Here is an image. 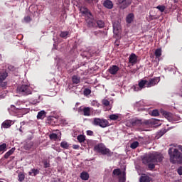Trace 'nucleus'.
<instances>
[{
  "label": "nucleus",
  "instance_id": "obj_59",
  "mask_svg": "<svg viewBox=\"0 0 182 182\" xmlns=\"http://www.w3.org/2000/svg\"><path fill=\"white\" fill-rule=\"evenodd\" d=\"M14 159V156H11V160L9 161H11Z\"/></svg>",
  "mask_w": 182,
  "mask_h": 182
},
{
  "label": "nucleus",
  "instance_id": "obj_29",
  "mask_svg": "<svg viewBox=\"0 0 182 182\" xmlns=\"http://www.w3.org/2000/svg\"><path fill=\"white\" fill-rule=\"evenodd\" d=\"M97 28H102L105 27V22L101 20L96 21Z\"/></svg>",
  "mask_w": 182,
  "mask_h": 182
},
{
  "label": "nucleus",
  "instance_id": "obj_18",
  "mask_svg": "<svg viewBox=\"0 0 182 182\" xmlns=\"http://www.w3.org/2000/svg\"><path fill=\"white\" fill-rule=\"evenodd\" d=\"M134 14H129L127 16L126 21L128 23H132L134 21Z\"/></svg>",
  "mask_w": 182,
  "mask_h": 182
},
{
  "label": "nucleus",
  "instance_id": "obj_31",
  "mask_svg": "<svg viewBox=\"0 0 182 182\" xmlns=\"http://www.w3.org/2000/svg\"><path fill=\"white\" fill-rule=\"evenodd\" d=\"M18 181L19 182H22L23 181H24L25 180V173H19L18 174Z\"/></svg>",
  "mask_w": 182,
  "mask_h": 182
},
{
  "label": "nucleus",
  "instance_id": "obj_49",
  "mask_svg": "<svg viewBox=\"0 0 182 182\" xmlns=\"http://www.w3.org/2000/svg\"><path fill=\"white\" fill-rule=\"evenodd\" d=\"M178 173L180 175V176H182V166H180L178 169Z\"/></svg>",
  "mask_w": 182,
  "mask_h": 182
},
{
  "label": "nucleus",
  "instance_id": "obj_45",
  "mask_svg": "<svg viewBox=\"0 0 182 182\" xmlns=\"http://www.w3.org/2000/svg\"><path fill=\"white\" fill-rule=\"evenodd\" d=\"M87 136H92V135H94V132L92 131V130H87Z\"/></svg>",
  "mask_w": 182,
  "mask_h": 182
},
{
  "label": "nucleus",
  "instance_id": "obj_37",
  "mask_svg": "<svg viewBox=\"0 0 182 182\" xmlns=\"http://www.w3.org/2000/svg\"><path fill=\"white\" fill-rule=\"evenodd\" d=\"M68 34H69L68 31H62L60 36L62 38H65L68 36Z\"/></svg>",
  "mask_w": 182,
  "mask_h": 182
},
{
  "label": "nucleus",
  "instance_id": "obj_48",
  "mask_svg": "<svg viewBox=\"0 0 182 182\" xmlns=\"http://www.w3.org/2000/svg\"><path fill=\"white\" fill-rule=\"evenodd\" d=\"M50 164L48 161L44 162V168H48L49 167Z\"/></svg>",
  "mask_w": 182,
  "mask_h": 182
},
{
  "label": "nucleus",
  "instance_id": "obj_27",
  "mask_svg": "<svg viewBox=\"0 0 182 182\" xmlns=\"http://www.w3.org/2000/svg\"><path fill=\"white\" fill-rule=\"evenodd\" d=\"M77 140H78L79 143H84L86 140V137L83 134H80L77 136Z\"/></svg>",
  "mask_w": 182,
  "mask_h": 182
},
{
  "label": "nucleus",
  "instance_id": "obj_1",
  "mask_svg": "<svg viewBox=\"0 0 182 182\" xmlns=\"http://www.w3.org/2000/svg\"><path fill=\"white\" fill-rule=\"evenodd\" d=\"M168 155L172 164H182V145H178L176 148H169Z\"/></svg>",
  "mask_w": 182,
  "mask_h": 182
},
{
  "label": "nucleus",
  "instance_id": "obj_10",
  "mask_svg": "<svg viewBox=\"0 0 182 182\" xmlns=\"http://www.w3.org/2000/svg\"><path fill=\"white\" fill-rule=\"evenodd\" d=\"M78 112H83V115L85 117H90L91 114V108L90 107H83L82 108V107H80L78 109Z\"/></svg>",
  "mask_w": 182,
  "mask_h": 182
},
{
  "label": "nucleus",
  "instance_id": "obj_42",
  "mask_svg": "<svg viewBox=\"0 0 182 182\" xmlns=\"http://www.w3.org/2000/svg\"><path fill=\"white\" fill-rule=\"evenodd\" d=\"M113 33L114 35H118L119 28L116 26V25H113Z\"/></svg>",
  "mask_w": 182,
  "mask_h": 182
},
{
  "label": "nucleus",
  "instance_id": "obj_23",
  "mask_svg": "<svg viewBox=\"0 0 182 182\" xmlns=\"http://www.w3.org/2000/svg\"><path fill=\"white\" fill-rule=\"evenodd\" d=\"M122 174L120 168L114 169L112 172V177H117Z\"/></svg>",
  "mask_w": 182,
  "mask_h": 182
},
{
  "label": "nucleus",
  "instance_id": "obj_50",
  "mask_svg": "<svg viewBox=\"0 0 182 182\" xmlns=\"http://www.w3.org/2000/svg\"><path fill=\"white\" fill-rule=\"evenodd\" d=\"M85 2L87 3L88 4H92L94 2V0H84Z\"/></svg>",
  "mask_w": 182,
  "mask_h": 182
},
{
  "label": "nucleus",
  "instance_id": "obj_24",
  "mask_svg": "<svg viewBox=\"0 0 182 182\" xmlns=\"http://www.w3.org/2000/svg\"><path fill=\"white\" fill-rule=\"evenodd\" d=\"M6 151H7V144L5 143L0 144V154H3Z\"/></svg>",
  "mask_w": 182,
  "mask_h": 182
},
{
  "label": "nucleus",
  "instance_id": "obj_47",
  "mask_svg": "<svg viewBox=\"0 0 182 182\" xmlns=\"http://www.w3.org/2000/svg\"><path fill=\"white\" fill-rule=\"evenodd\" d=\"M28 149H31L32 146H33V142L31 141L30 144L26 145Z\"/></svg>",
  "mask_w": 182,
  "mask_h": 182
},
{
  "label": "nucleus",
  "instance_id": "obj_30",
  "mask_svg": "<svg viewBox=\"0 0 182 182\" xmlns=\"http://www.w3.org/2000/svg\"><path fill=\"white\" fill-rule=\"evenodd\" d=\"M118 182H126V171H123L122 172V176L119 177V181Z\"/></svg>",
  "mask_w": 182,
  "mask_h": 182
},
{
  "label": "nucleus",
  "instance_id": "obj_32",
  "mask_svg": "<svg viewBox=\"0 0 182 182\" xmlns=\"http://www.w3.org/2000/svg\"><path fill=\"white\" fill-rule=\"evenodd\" d=\"M139 143L137 141L132 142L130 145L131 149H135L139 147Z\"/></svg>",
  "mask_w": 182,
  "mask_h": 182
},
{
  "label": "nucleus",
  "instance_id": "obj_60",
  "mask_svg": "<svg viewBox=\"0 0 182 182\" xmlns=\"http://www.w3.org/2000/svg\"><path fill=\"white\" fill-rule=\"evenodd\" d=\"M0 182H4V181L0 180Z\"/></svg>",
  "mask_w": 182,
  "mask_h": 182
},
{
  "label": "nucleus",
  "instance_id": "obj_33",
  "mask_svg": "<svg viewBox=\"0 0 182 182\" xmlns=\"http://www.w3.org/2000/svg\"><path fill=\"white\" fill-rule=\"evenodd\" d=\"M154 55H156V58H160L161 56V49H156V51L154 52Z\"/></svg>",
  "mask_w": 182,
  "mask_h": 182
},
{
  "label": "nucleus",
  "instance_id": "obj_5",
  "mask_svg": "<svg viewBox=\"0 0 182 182\" xmlns=\"http://www.w3.org/2000/svg\"><path fill=\"white\" fill-rule=\"evenodd\" d=\"M92 125L100 127L102 129L107 128L109 126V122L107 119L94 118Z\"/></svg>",
  "mask_w": 182,
  "mask_h": 182
},
{
  "label": "nucleus",
  "instance_id": "obj_20",
  "mask_svg": "<svg viewBox=\"0 0 182 182\" xmlns=\"http://www.w3.org/2000/svg\"><path fill=\"white\" fill-rule=\"evenodd\" d=\"M80 80H81L80 77H79L77 75H73V77H72L73 83L77 85V84L80 83Z\"/></svg>",
  "mask_w": 182,
  "mask_h": 182
},
{
  "label": "nucleus",
  "instance_id": "obj_53",
  "mask_svg": "<svg viewBox=\"0 0 182 182\" xmlns=\"http://www.w3.org/2000/svg\"><path fill=\"white\" fill-rule=\"evenodd\" d=\"M164 114H165L166 118L170 117V114L168 112H164Z\"/></svg>",
  "mask_w": 182,
  "mask_h": 182
},
{
  "label": "nucleus",
  "instance_id": "obj_17",
  "mask_svg": "<svg viewBox=\"0 0 182 182\" xmlns=\"http://www.w3.org/2000/svg\"><path fill=\"white\" fill-rule=\"evenodd\" d=\"M147 84H148V81L146 80H141L139 82V87H140V89H144L146 87H147Z\"/></svg>",
  "mask_w": 182,
  "mask_h": 182
},
{
  "label": "nucleus",
  "instance_id": "obj_28",
  "mask_svg": "<svg viewBox=\"0 0 182 182\" xmlns=\"http://www.w3.org/2000/svg\"><path fill=\"white\" fill-rule=\"evenodd\" d=\"M34 138V132H28L27 134V139L26 143L31 140H33Z\"/></svg>",
  "mask_w": 182,
  "mask_h": 182
},
{
  "label": "nucleus",
  "instance_id": "obj_11",
  "mask_svg": "<svg viewBox=\"0 0 182 182\" xmlns=\"http://www.w3.org/2000/svg\"><path fill=\"white\" fill-rule=\"evenodd\" d=\"M128 60L132 65H134L136 63H138V56L134 53H132Z\"/></svg>",
  "mask_w": 182,
  "mask_h": 182
},
{
  "label": "nucleus",
  "instance_id": "obj_25",
  "mask_svg": "<svg viewBox=\"0 0 182 182\" xmlns=\"http://www.w3.org/2000/svg\"><path fill=\"white\" fill-rule=\"evenodd\" d=\"M40 173V171L38 169L33 168L31 170L30 172H28V176H36L38 175Z\"/></svg>",
  "mask_w": 182,
  "mask_h": 182
},
{
  "label": "nucleus",
  "instance_id": "obj_61",
  "mask_svg": "<svg viewBox=\"0 0 182 182\" xmlns=\"http://www.w3.org/2000/svg\"><path fill=\"white\" fill-rule=\"evenodd\" d=\"M40 98V96H38V99Z\"/></svg>",
  "mask_w": 182,
  "mask_h": 182
},
{
  "label": "nucleus",
  "instance_id": "obj_8",
  "mask_svg": "<svg viewBox=\"0 0 182 182\" xmlns=\"http://www.w3.org/2000/svg\"><path fill=\"white\" fill-rule=\"evenodd\" d=\"M130 124L132 127H141L143 124H145L146 125L149 124V121L146 120L144 122H142L141 119H131Z\"/></svg>",
  "mask_w": 182,
  "mask_h": 182
},
{
  "label": "nucleus",
  "instance_id": "obj_35",
  "mask_svg": "<svg viewBox=\"0 0 182 182\" xmlns=\"http://www.w3.org/2000/svg\"><path fill=\"white\" fill-rule=\"evenodd\" d=\"M109 118L111 121H117L119 118L117 114H111L109 116Z\"/></svg>",
  "mask_w": 182,
  "mask_h": 182
},
{
  "label": "nucleus",
  "instance_id": "obj_34",
  "mask_svg": "<svg viewBox=\"0 0 182 182\" xmlns=\"http://www.w3.org/2000/svg\"><path fill=\"white\" fill-rule=\"evenodd\" d=\"M60 146L65 149H69V144L66 141H62L60 143Z\"/></svg>",
  "mask_w": 182,
  "mask_h": 182
},
{
  "label": "nucleus",
  "instance_id": "obj_9",
  "mask_svg": "<svg viewBox=\"0 0 182 182\" xmlns=\"http://www.w3.org/2000/svg\"><path fill=\"white\" fill-rule=\"evenodd\" d=\"M160 77H154L152 79L149 80L148 82H147V88H150L153 86L156 85L157 84H159V82H160Z\"/></svg>",
  "mask_w": 182,
  "mask_h": 182
},
{
  "label": "nucleus",
  "instance_id": "obj_55",
  "mask_svg": "<svg viewBox=\"0 0 182 182\" xmlns=\"http://www.w3.org/2000/svg\"><path fill=\"white\" fill-rule=\"evenodd\" d=\"M100 32V31H94V32H92V33H93V35L97 36V35H99Z\"/></svg>",
  "mask_w": 182,
  "mask_h": 182
},
{
  "label": "nucleus",
  "instance_id": "obj_13",
  "mask_svg": "<svg viewBox=\"0 0 182 182\" xmlns=\"http://www.w3.org/2000/svg\"><path fill=\"white\" fill-rule=\"evenodd\" d=\"M118 2L122 4V9H125L127 6H129L132 0H118Z\"/></svg>",
  "mask_w": 182,
  "mask_h": 182
},
{
  "label": "nucleus",
  "instance_id": "obj_14",
  "mask_svg": "<svg viewBox=\"0 0 182 182\" xmlns=\"http://www.w3.org/2000/svg\"><path fill=\"white\" fill-rule=\"evenodd\" d=\"M80 13L82 14L83 15L87 16V18L92 16V14L90 13V11H89V9H87V7H80Z\"/></svg>",
  "mask_w": 182,
  "mask_h": 182
},
{
  "label": "nucleus",
  "instance_id": "obj_6",
  "mask_svg": "<svg viewBox=\"0 0 182 182\" xmlns=\"http://www.w3.org/2000/svg\"><path fill=\"white\" fill-rule=\"evenodd\" d=\"M8 77V73L5 70L0 73V87L6 89L8 85V82L5 80Z\"/></svg>",
  "mask_w": 182,
  "mask_h": 182
},
{
  "label": "nucleus",
  "instance_id": "obj_51",
  "mask_svg": "<svg viewBox=\"0 0 182 182\" xmlns=\"http://www.w3.org/2000/svg\"><path fill=\"white\" fill-rule=\"evenodd\" d=\"M8 69L11 70V71H14V67L13 65H9Z\"/></svg>",
  "mask_w": 182,
  "mask_h": 182
},
{
  "label": "nucleus",
  "instance_id": "obj_2",
  "mask_svg": "<svg viewBox=\"0 0 182 182\" xmlns=\"http://www.w3.org/2000/svg\"><path fill=\"white\" fill-rule=\"evenodd\" d=\"M143 164L148 166L150 171L155 168V164L156 162L163 161V157L159 154H149L144 155L143 159H141Z\"/></svg>",
  "mask_w": 182,
  "mask_h": 182
},
{
  "label": "nucleus",
  "instance_id": "obj_26",
  "mask_svg": "<svg viewBox=\"0 0 182 182\" xmlns=\"http://www.w3.org/2000/svg\"><path fill=\"white\" fill-rule=\"evenodd\" d=\"M139 182H151V178L148 176H142L139 178Z\"/></svg>",
  "mask_w": 182,
  "mask_h": 182
},
{
  "label": "nucleus",
  "instance_id": "obj_46",
  "mask_svg": "<svg viewBox=\"0 0 182 182\" xmlns=\"http://www.w3.org/2000/svg\"><path fill=\"white\" fill-rule=\"evenodd\" d=\"M165 133H166L165 129L161 130V132H159V136H164L165 134Z\"/></svg>",
  "mask_w": 182,
  "mask_h": 182
},
{
  "label": "nucleus",
  "instance_id": "obj_38",
  "mask_svg": "<svg viewBox=\"0 0 182 182\" xmlns=\"http://www.w3.org/2000/svg\"><path fill=\"white\" fill-rule=\"evenodd\" d=\"M50 140H57L58 139V134H50L49 136Z\"/></svg>",
  "mask_w": 182,
  "mask_h": 182
},
{
  "label": "nucleus",
  "instance_id": "obj_36",
  "mask_svg": "<svg viewBox=\"0 0 182 182\" xmlns=\"http://www.w3.org/2000/svg\"><path fill=\"white\" fill-rule=\"evenodd\" d=\"M132 89H133L134 92H139L142 90V88H140L138 85L132 86Z\"/></svg>",
  "mask_w": 182,
  "mask_h": 182
},
{
  "label": "nucleus",
  "instance_id": "obj_21",
  "mask_svg": "<svg viewBox=\"0 0 182 182\" xmlns=\"http://www.w3.org/2000/svg\"><path fill=\"white\" fill-rule=\"evenodd\" d=\"M37 119H43L45 117H46V112L43 111H41L37 114Z\"/></svg>",
  "mask_w": 182,
  "mask_h": 182
},
{
  "label": "nucleus",
  "instance_id": "obj_7",
  "mask_svg": "<svg viewBox=\"0 0 182 182\" xmlns=\"http://www.w3.org/2000/svg\"><path fill=\"white\" fill-rule=\"evenodd\" d=\"M85 22L87 23V28H97L96 21L94 19L93 16L87 17V19H85Z\"/></svg>",
  "mask_w": 182,
  "mask_h": 182
},
{
  "label": "nucleus",
  "instance_id": "obj_43",
  "mask_svg": "<svg viewBox=\"0 0 182 182\" xmlns=\"http://www.w3.org/2000/svg\"><path fill=\"white\" fill-rule=\"evenodd\" d=\"M102 103L105 107H108L109 105V101L107 100H102Z\"/></svg>",
  "mask_w": 182,
  "mask_h": 182
},
{
  "label": "nucleus",
  "instance_id": "obj_19",
  "mask_svg": "<svg viewBox=\"0 0 182 182\" xmlns=\"http://www.w3.org/2000/svg\"><path fill=\"white\" fill-rule=\"evenodd\" d=\"M90 178V174L87 173L86 171H83L82 173H80V179L87 181L89 180Z\"/></svg>",
  "mask_w": 182,
  "mask_h": 182
},
{
  "label": "nucleus",
  "instance_id": "obj_15",
  "mask_svg": "<svg viewBox=\"0 0 182 182\" xmlns=\"http://www.w3.org/2000/svg\"><path fill=\"white\" fill-rule=\"evenodd\" d=\"M12 125V121L9 119H6L1 124V129H9Z\"/></svg>",
  "mask_w": 182,
  "mask_h": 182
},
{
  "label": "nucleus",
  "instance_id": "obj_52",
  "mask_svg": "<svg viewBox=\"0 0 182 182\" xmlns=\"http://www.w3.org/2000/svg\"><path fill=\"white\" fill-rule=\"evenodd\" d=\"M79 147H80L79 145H73V149H74L75 150H77Z\"/></svg>",
  "mask_w": 182,
  "mask_h": 182
},
{
  "label": "nucleus",
  "instance_id": "obj_41",
  "mask_svg": "<svg viewBox=\"0 0 182 182\" xmlns=\"http://www.w3.org/2000/svg\"><path fill=\"white\" fill-rule=\"evenodd\" d=\"M151 115H152L153 117H158V116H159V110H158V109H154V110L152 111V112H151Z\"/></svg>",
  "mask_w": 182,
  "mask_h": 182
},
{
  "label": "nucleus",
  "instance_id": "obj_58",
  "mask_svg": "<svg viewBox=\"0 0 182 182\" xmlns=\"http://www.w3.org/2000/svg\"><path fill=\"white\" fill-rule=\"evenodd\" d=\"M156 121L154 119H152V125L155 124Z\"/></svg>",
  "mask_w": 182,
  "mask_h": 182
},
{
  "label": "nucleus",
  "instance_id": "obj_57",
  "mask_svg": "<svg viewBox=\"0 0 182 182\" xmlns=\"http://www.w3.org/2000/svg\"><path fill=\"white\" fill-rule=\"evenodd\" d=\"M18 130H19V132H20L23 133V131H22V127H20V128H19V129H18Z\"/></svg>",
  "mask_w": 182,
  "mask_h": 182
},
{
  "label": "nucleus",
  "instance_id": "obj_12",
  "mask_svg": "<svg viewBox=\"0 0 182 182\" xmlns=\"http://www.w3.org/2000/svg\"><path fill=\"white\" fill-rule=\"evenodd\" d=\"M120 70V68L116 65H113L112 66H110V68L108 70V72L110 75H115L117 74L118 71Z\"/></svg>",
  "mask_w": 182,
  "mask_h": 182
},
{
  "label": "nucleus",
  "instance_id": "obj_4",
  "mask_svg": "<svg viewBox=\"0 0 182 182\" xmlns=\"http://www.w3.org/2000/svg\"><path fill=\"white\" fill-rule=\"evenodd\" d=\"M17 93L23 96H28L31 95L32 89L31 87L28 86L27 85H19L17 87Z\"/></svg>",
  "mask_w": 182,
  "mask_h": 182
},
{
  "label": "nucleus",
  "instance_id": "obj_39",
  "mask_svg": "<svg viewBox=\"0 0 182 182\" xmlns=\"http://www.w3.org/2000/svg\"><path fill=\"white\" fill-rule=\"evenodd\" d=\"M91 94V90L89 88H85L84 90V95L85 96H89Z\"/></svg>",
  "mask_w": 182,
  "mask_h": 182
},
{
  "label": "nucleus",
  "instance_id": "obj_56",
  "mask_svg": "<svg viewBox=\"0 0 182 182\" xmlns=\"http://www.w3.org/2000/svg\"><path fill=\"white\" fill-rule=\"evenodd\" d=\"M11 109L13 110L16 109V107L14 105H11Z\"/></svg>",
  "mask_w": 182,
  "mask_h": 182
},
{
  "label": "nucleus",
  "instance_id": "obj_22",
  "mask_svg": "<svg viewBox=\"0 0 182 182\" xmlns=\"http://www.w3.org/2000/svg\"><path fill=\"white\" fill-rule=\"evenodd\" d=\"M15 151H16V148H11L9 151H7L5 154L4 158L7 159L8 158H9L10 156H11L14 153Z\"/></svg>",
  "mask_w": 182,
  "mask_h": 182
},
{
  "label": "nucleus",
  "instance_id": "obj_44",
  "mask_svg": "<svg viewBox=\"0 0 182 182\" xmlns=\"http://www.w3.org/2000/svg\"><path fill=\"white\" fill-rule=\"evenodd\" d=\"M31 18L30 16L24 17V21H26V23H29L31 22Z\"/></svg>",
  "mask_w": 182,
  "mask_h": 182
},
{
  "label": "nucleus",
  "instance_id": "obj_3",
  "mask_svg": "<svg viewBox=\"0 0 182 182\" xmlns=\"http://www.w3.org/2000/svg\"><path fill=\"white\" fill-rule=\"evenodd\" d=\"M93 151L97 152V154H100L102 155H106L107 156H111V150H109L107 146H105L102 144H100L98 145H95L93 148Z\"/></svg>",
  "mask_w": 182,
  "mask_h": 182
},
{
  "label": "nucleus",
  "instance_id": "obj_16",
  "mask_svg": "<svg viewBox=\"0 0 182 182\" xmlns=\"http://www.w3.org/2000/svg\"><path fill=\"white\" fill-rule=\"evenodd\" d=\"M102 5L107 9H112L113 8V3L111 0H105L104 3H102Z\"/></svg>",
  "mask_w": 182,
  "mask_h": 182
},
{
  "label": "nucleus",
  "instance_id": "obj_40",
  "mask_svg": "<svg viewBox=\"0 0 182 182\" xmlns=\"http://www.w3.org/2000/svg\"><path fill=\"white\" fill-rule=\"evenodd\" d=\"M157 9H159V11H160L161 13H164L165 9H166V7L165 6H161V5H159L157 7H156Z\"/></svg>",
  "mask_w": 182,
  "mask_h": 182
},
{
  "label": "nucleus",
  "instance_id": "obj_54",
  "mask_svg": "<svg viewBox=\"0 0 182 182\" xmlns=\"http://www.w3.org/2000/svg\"><path fill=\"white\" fill-rule=\"evenodd\" d=\"M37 103H39V101H38V100H33V101H32V104H33V105H36V104H37Z\"/></svg>",
  "mask_w": 182,
  "mask_h": 182
}]
</instances>
